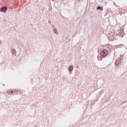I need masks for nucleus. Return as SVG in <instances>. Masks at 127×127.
I'll list each match as a JSON object with an SVG mask.
<instances>
[{
	"label": "nucleus",
	"mask_w": 127,
	"mask_h": 127,
	"mask_svg": "<svg viewBox=\"0 0 127 127\" xmlns=\"http://www.w3.org/2000/svg\"><path fill=\"white\" fill-rule=\"evenodd\" d=\"M108 53H109L108 52V50H102L101 51V52L100 53V55H101V56L103 58H105L107 57V56H108Z\"/></svg>",
	"instance_id": "f257e3e1"
},
{
	"label": "nucleus",
	"mask_w": 127,
	"mask_h": 127,
	"mask_svg": "<svg viewBox=\"0 0 127 127\" xmlns=\"http://www.w3.org/2000/svg\"><path fill=\"white\" fill-rule=\"evenodd\" d=\"M7 10V7H6V6H3L0 9V11H1L2 12H6V10Z\"/></svg>",
	"instance_id": "f03ea898"
},
{
	"label": "nucleus",
	"mask_w": 127,
	"mask_h": 127,
	"mask_svg": "<svg viewBox=\"0 0 127 127\" xmlns=\"http://www.w3.org/2000/svg\"><path fill=\"white\" fill-rule=\"evenodd\" d=\"M12 53L13 55H15V54H16V51H15V49H12Z\"/></svg>",
	"instance_id": "7ed1b4c3"
},
{
	"label": "nucleus",
	"mask_w": 127,
	"mask_h": 127,
	"mask_svg": "<svg viewBox=\"0 0 127 127\" xmlns=\"http://www.w3.org/2000/svg\"><path fill=\"white\" fill-rule=\"evenodd\" d=\"M103 93H104V90H101V91L99 92V93H98V96H99V97H101V96H102V94H103Z\"/></svg>",
	"instance_id": "20e7f679"
},
{
	"label": "nucleus",
	"mask_w": 127,
	"mask_h": 127,
	"mask_svg": "<svg viewBox=\"0 0 127 127\" xmlns=\"http://www.w3.org/2000/svg\"><path fill=\"white\" fill-rule=\"evenodd\" d=\"M54 32L56 34H57V35H58V34H59V32H58V31H57V29H54Z\"/></svg>",
	"instance_id": "39448f33"
},
{
	"label": "nucleus",
	"mask_w": 127,
	"mask_h": 127,
	"mask_svg": "<svg viewBox=\"0 0 127 127\" xmlns=\"http://www.w3.org/2000/svg\"><path fill=\"white\" fill-rule=\"evenodd\" d=\"M69 72H72L73 71V65H71L69 67Z\"/></svg>",
	"instance_id": "423d86ee"
},
{
	"label": "nucleus",
	"mask_w": 127,
	"mask_h": 127,
	"mask_svg": "<svg viewBox=\"0 0 127 127\" xmlns=\"http://www.w3.org/2000/svg\"><path fill=\"white\" fill-rule=\"evenodd\" d=\"M97 9H100V10H103V7L99 6L97 7Z\"/></svg>",
	"instance_id": "0eeeda50"
}]
</instances>
